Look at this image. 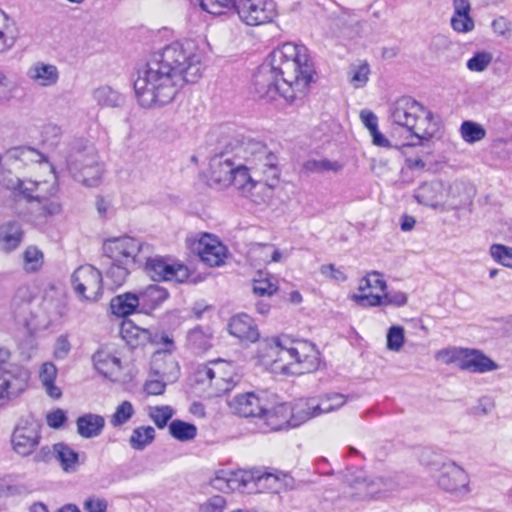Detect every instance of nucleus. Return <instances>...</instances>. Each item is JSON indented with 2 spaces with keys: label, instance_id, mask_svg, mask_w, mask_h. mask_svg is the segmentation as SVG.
Instances as JSON below:
<instances>
[{
  "label": "nucleus",
  "instance_id": "1",
  "mask_svg": "<svg viewBox=\"0 0 512 512\" xmlns=\"http://www.w3.org/2000/svg\"><path fill=\"white\" fill-rule=\"evenodd\" d=\"M203 71V53L194 41L173 42L138 72L134 81L137 100L144 108L167 105L186 83L197 82Z\"/></svg>",
  "mask_w": 512,
  "mask_h": 512
},
{
  "label": "nucleus",
  "instance_id": "2",
  "mask_svg": "<svg viewBox=\"0 0 512 512\" xmlns=\"http://www.w3.org/2000/svg\"><path fill=\"white\" fill-rule=\"evenodd\" d=\"M313 73L307 48L287 42L275 48L259 67L253 81L255 92L267 100L280 95L294 102L307 94Z\"/></svg>",
  "mask_w": 512,
  "mask_h": 512
},
{
  "label": "nucleus",
  "instance_id": "3",
  "mask_svg": "<svg viewBox=\"0 0 512 512\" xmlns=\"http://www.w3.org/2000/svg\"><path fill=\"white\" fill-rule=\"evenodd\" d=\"M388 121L394 130L405 129L419 142L431 140L439 129L433 112L409 96H402L389 105Z\"/></svg>",
  "mask_w": 512,
  "mask_h": 512
},
{
  "label": "nucleus",
  "instance_id": "4",
  "mask_svg": "<svg viewBox=\"0 0 512 512\" xmlns=\"http://www.w3.org/2000/svg\"><path fill=\"white\" fill-rule=\"evenodd\" d=\"M295 342L286 337L266 340L260 345L259 358L273 373L291 375L289 366L293 364L295 355L306 349L303 345H300L303 349H295Z\"/></svg>",
  "mask_w": 512,
  "mask_h": 512
},
{
  "label": "nucleus",
  "instance_id": "5",
  "mask_svg": "<svg viewBox=\"0 0 512 512\" xmlns=\"http://www.w3.org/2000/svg\"><path fill=\"white\" fill-rule=\"evenodd\" d=\"M103 253L111 261L123 264L142 265L143 254H147L150 245L127 235L106 239L103 242Z\"/></svg>",
  "mask_w": 512,
  "mask_h": 512
},
{
  "label": "nucleus",
  "instance_id": "6",
  "mask_svg": "<svg viewBox=\"0 0 512 512\" xmlns=\"http://www.w3.org/2000/svg\"><path fill=\"white\" fill-rule=\"evenodd\" d=\"M67 167L73 177L86 186H96L101 179L102 168L92 146L71 153L67 160Z\"/></svg>",
  "mask_w": 512,
  "mask_h": 512
},
{
  "label": "nucleus",
  "instance_id": "7",
  "mask_svg": "<svg viewBox=\"0 0 512 512\" xmlns=\"http://www.w3.org/2000/svg\"><path fill=\"white\" fill-rule=\"evenodd\" d=\"M153 248L147 254H143L144 270L154 281H176L183 282L189 277V270L179 263H170L167 259L155 255Z\"/></svg>",
  "mask_w": 512,
  "mask_h": 512
},
{
  "label": "nucleus",
  "instance_id": "8",
  "mask_svg": "<svg viewBox=\"0 0 512 512\" xmlns=\"http://www.w3.org/2000/svg\"><path fill=\"white\" fill-rule=\"evenodd\" d=\"M234 9L240 20L248 26L269 23L276 16L273 0H234Z\"/></svg>",
  "mask_w": 512,
  "mask_h": 512
},
{
  "label": "nucleus",
  "instance_id": "9",
  "mask_svg": "<svg viewBox=\"0 0 512 512\" xmlns=\"http://www.w3.org/2000/svg\"><path fill=\"white\" fill-rule=\"evenodd\" d=\"M235 190L241 197L258 207L268 206L274 195L272 185L264 183L260 179H255L250 174L249 168L245 172H240L236 177Z\"/></svg>",
  "mask_w": 512,
  "mask_h": 512
},
{
  "label": "nucleus",
  "instance_id": "10",
  "mask_svg": "<svg viewBox=\"0 0 512 512\" xmlns=\"http://www.w3.org/2000/svg\"><path fill=\"white\" fill-rule=\"evenodd\" d=\"M247 168L232 160L227 153L215 156L210 162L209 184L216 189H225L231 185L236 189V177Z\"/></svg>",
  "mask_w": 512,
  "mask_h": 512
},
{
  "label": "nucleus",
  "instance_id": "11",
  "mask_svg": "<svg viewBox=\"0 0 512 512\" xmlns=\"http://www.w3.org/2000/svg\"><path fill=\"white\" fill-rule=\"evenodd\" d=\"M71 282L75 293L85 300L97 301L102 295V274L92 265L78 267L72 274Z\"/></svg>",
  "mask_w": 512,
  "mask_h": 512
},
{
  "label": "nucleus",
  "instance_id": "12",
  "mask_svg": "<svg viewBox=\"0 0 512 512\" xmlns=\"http://www.w3.org/2000/svg\"><path fill=\"white\" fill-rule=\"evenodd\" d=\"M41 440L40 426L32 419H21L11 435L13 451L21 457L33 454Z\"/></svg>",
  "mask_w": 512,
  "mask_h": 512
},
{
  "label": "nucleus",
  "instance_id": "13",
  "mask_svg": "<svg viewBox=\"0 0 512 512\" xmlns=\"http://www.w3.org/2000/svg\"><path fill=\"white\" fill-rule=\"evenodd\" d=\"M345 482L355 489V493H351L350 496L357 498L373 497L387 492L393 487L391 480L382 477H367L363 471L346 474Z\"/></svg>",
  "mask_w": 512,
  "mask_h": 512
},
{
  "label": "nucleus",
  "instance_id": "14",
  "mask_svg": "<svg viewBox=\"0 0 512 512\" xmlns=\"http://www.w3.org/2000/svg\"><path fill=\"white\" fill-rule=\"evenodd\" d=\"M437 482L443 490L450 493L466 494L469 492V477L464 469L454 462L442 464Z\"/></svg>",
  "mask_w": 512,
  "mask_h": 512
},
{
  "label": "nucleus",
  "instance_id": "15",
  "mask_svg": "<svg viewBox=\"0 0 512 512\" xmlns=\"http://www.w3.org/2000/svg\"><path fill=\"white\" fill-rule=\"evenodd\" d=\"M238 150L246 154V161L252 165L249 170L252 169L256 175L266 167L278 162L277 156L261 142L248 141L240 146Z\"/></svg>",
  "mask_w": 512,
  "mask_h": 512
},
{
  "label": "nucleus",
  "instance_id": "16",
  "mask_svg": "<svg viewBox=\"0 0 512 512\" xmlns=\"http://www.w3.org/2000/svg\"><path fill=\"white\" fill-rule=\"evenodd\" d=\"M28 380L26 370L0 374V407L18 397L26 389Z\"/></svg>",
  "mask_w": 512,
  "mask_h": 512
},
{
  "label": "nucleus",
  "instance_id": "17",
  "mask_svg": "<svg viewBox=\"0 0 512 512\" xmlns=\"http://www.w3.org/2000/svg\"><path fill=\"white\" fill-rule=\"evenodd\" d=\"M300 345L306 346L303 353L295 355L293 364L289 366L291 375H302L311 373L318 369L320 365L319 351L316 347L306 341H296L294 343L295 349H302Z\"/></svg>",
  "mask_w": 512,
  "mask_h": 512
},
{
  "label": "nucleus",
  "instance_id": "18",
  "mask_svg": "<svg viewBox=\"0 0 512 512\" xmlns=\"http://www.w3.org/2000/svg\"><path fill=\"white\" fill-rule=\"evenodd\" d=\"M231 410L242 417H258L266 411V401L249 392L235 396L230 402Z\"/></svg>",
  "mask_w": 512,
  "mask_h": 512
},
{
  "label": "nucleus",
  "instance_id": "19",
  "mask_svg": "<svg viewBox=\"0 0 512 512\" xmlns=\"http://www.w3.org/2000/svg\"><path fill=\"white\" fill-rule=\"evenodd\" d=\"M213 365L214 371H218L214 373V394L219 396L231 391L240 381L234 365L222 359L213 360Z\"/></svg>",
  "mask_w": 512,
  "mask_h": 512
},
{
  "label": "nucleus",
  "instance_id": "20",
  "mask_svg": "<svg viewBox=\"0 0 512 512\" xmlns=\"http://www.w3.org/2000/svg\"><path fill=\"white\" fill-rule=\"evenodd\" d=\"M27 77L39 87H52L58 83L60 73L56 65L37 61L28 68Z\"/></svg>",
  "mask_w": 512,
  "mask_h": 512
},
{
  "label": "nucleus",
  "instance_id": "21",
  "mask_svg": "<svg viewBox=\"0 0 512 512\" xmlns=\"http://www.w3.org/2000/svg\"><path fill=\"white\" fill-rule=\"evenodd\" d=\"M199 256L209 266H220L226 257V247L215 237L205 235L199 241Z\"/></svg>",
  "mask_w": 512,
  "mask_h": 512
},
{
  "label": "nucleus",
  "instance_id": "22",
  "mask_svg": "<svg viewBox=\"0 0 512 512\" xmlns=\"http://www.w3.org/2000/svg\"><path fill=\"white\" fill-rule=\"evenodd\" d=\"M229 332L241 341L256 342L259 339V331L254 320L247 314H238L229 322Z\"/></svg>",
  "mask_w": 512,
  "mask_h": 512
},
{
  "label": "nucleus",
  "instance_id": "23",
  "mask_svg": "<svg viewBox=\"0 0 512 512\" xmlns=\"http://www.w3.org/2000/svg\"><path fill=\"white\" fill-rule=\"evenodd\" d=\"M168 292L165 288L151 284L136 293L139 302V312L149 314L159 307L167 298Z\"/></svg>",
  "mask_w": 512,
  "mask_h": 512
},
{
  "label": "nucleus",
  "instance_id": "24",
  "mask_svg": "<svg viewBox=\"0 0 512 512\" xmlns=\"http://www.w3.org/2000/svg\"><path fill=\"white\" fill-rule=\"evenodd\" d=\"M24 231L22 225L14 220L0 225V249L6 253L16 250L22 243Z\"/></svg>",
  "mask_w": 512,
  "mask_h": 512
},
{
  "label": "nucleus",
  "instance_id": "25",
  "mask_svg": "<svg viewBox=\"0 0 512 512\" xmlns=\"http://www.w3.org/2000/svg\"><path fill=\"white\" fill-rule=\"evenodd\" d=\"M498 369V364L477 349H465L461 370L473 373H485Z\"/></svg>",
  "mask_w": 512,
  "mask_h": 512
},
{
  "label": "nucleus",
  "instance_id": "26",
  "mask_svg": "<svg viewBox=\"0 0 512 512\" xmlns=\"http://www.w3.org/2000/svg\"><path fill=\"white\" fill-rule=\"evenodd\" d=\"M454 13L451 26L458 33H467L474 29V20L470 16L471 5L469 0H453Z\"/></svg>",
  "mask_w": 512,
  "mask_h": 512
},
{
  "label": "nucleus",
  "instance_id": "27",
  "mask_svg": "<svg viewBox=\"0 0 512 512\" xmlns=\"http://www.w3.org/2000/svg\"><path fill=\"white\" fill-rule=\"evenodd\" d=\"M443 184L439 181L423 183L414 192V198L419 204L437 208L443 199Z\"/></svg>",
  "mask_w": 512,
  "mask_h": 512
},
{
  "label": "nucleus",
  "instance_id": "28",
  "mask_svg": "<svg viewBox=\"0 0 512 512\" xmlns=\"http://www.w3.org/2000/svg\"><path fill=\"white\" fill-rule=\"evenodd\" d=\"M77 433L85 439L98 437L105 427L103 416L94 413H86L76 420Z\"/></svg>",
  "mask_w": 512,
  "mask_h": 512
},
{
  "label": "nucleus",
  "instance_id": "29",
  "mask_svg": "<svg viewBox=\"0 0 512 512\" xmlns=\"http://www.w3.org/2000/svg\"><path fill=\"white\" fill-rule=\"evenodd\" d=\"M260 419H263L264 424L269 430H281L291 425L290 408L285 404L278 405L272 409L266 407V411L263 412Z\"/></svg>",
  "mask_w": 512,
  "mask_h": 512
},
{
  "label": "nucleus",
  "instance_id": "30",
  "mask_svg": "<svg viewBox=\"0 0 512 512\" xmlns=\"http://www.w3.org/2000/svg\"><path fill=\"white\" fill-rule=\"evenodd\" d=\"M317 406V399H300L298 400L292 409H290V421L291 426H299L300 424L318 417V409H314Z\"/></svg>",
  "mask_w": 512,
  "mask_h": 512
},
{
  "label": "nucleus",
  "instance_id": "31",
  "mask_svg": "<svg viewBox=\"0 0 512 512\" xmlns=\"http://www.w3.org/2000/svg\"><path fill=\"white\" fill-rule=\"evenodd\" d=\"M317 406V399H300L298 400L292 409H290V421L291 426H299L300 424L318 417V409H314Z\"/></svg>",
  "mask_w": 512,
  "mask_h": 512
},
{
  "label": "nucleus",
  "instance_id": "32",
  "mask_svg": "<svg viewBox=\"0 0 512 512\" xmlns=\"http://www.w3.org/2000/svg\"><path fill=\"white\" fill-rule=\"evenodd\" d=\"M92 359L96 370L105 377H111L121 370L120 359L104 349L95 352Z\"/></svg>",
  "mask_w": 512,
  "mask_h": 512
},
{
  "label": "nucleus",
  "instance_id": "33",
  "mask_svg": "<svg viewBox=\"0 0 512 512\" xmlns=\"http://www.w3.org/2000/svg\"><path fill=\"white\" fill-rule=\"evenodd\" d=\"M53 454L60 462L61 468L67 473L75 472L79 467V455L65 443L53 445Z\"/></svg>",
  "mask_w": 512,
  "mask_h": 512
},
{
  "label": "nucleus",
  "instance_id": "34",
  "mask_svg": "<svg viewBox=\"0 0 512 512\" xmlns=\"http://www.w3.org/2000/svg\"><path fill=\"white\" fill-rule=\"evenodd\" d=\"M110 308L112 313L119 317L128 316L139 310L136 293L128 292L115 296L110 302Z\"/></svg>",
  "mask_w": 512,
  "mask_h": 512
},
{
  "label": "nucleus",
  "instance_id": "35",
  "mask_svg": "<svg viewBox=\"0 0 512 512\" xmlns=\"http://www.w3.org/2000/svg\"><path fill=\"white\" fill-rule=\"evenodd\" d=\"M5 157L10 161H20L24 165L29 163H41L44 155L30 146H17L6 150Z\"/></svg>",
  "mask_w": 512,
  "mask_h": 512
},
{
  "label": "nucleus",
  "instance_id": "36",
  "mask_svg": "<svg viewBox=\"0 0 512 512\" xmlns=\"http://www.w3.org/2000/svg\"><path fill=\"white\" fill-rule=\"evenodd\" d=\"M56 377V366L52 362H45L40 369L39 378L47 395L53 399H59L62 396L61 389L55 385Z\"/></svg>",
  "mask_w": 512,
  "mask_h": 512
},
{
  "label": "nucleus",
  "instance_id": "37",
  "mask_svg": "<svg viewBox=\"0 0 512 512\" xmlns=\"http://www.w3.org/2000/svg\"><path fill=\"white\" fill-rule=\"evenodd\" d=\"M28 187L30 191H28V195H25V199L28 202L38 201L42 202L53 196L57 189L55 183H50L49 181H34L32 179H27Z\"/></svg>",
  "mask_w": 512,
  "mask_h": 512
},
{
  "label": "nucleus",
  "instance_id": "38",
  "mask_svg": "<svg viewBox=\"0 0 512 512\" xmlns=\"http://www.w3.org/2000/svg\"><path fill=\"white\" fill-rule=\"evenodd\" d=\"M156 437V431L152 426H138L133 429L128 442L132 449L143 451L152 444Z\"/></svg>",
  "mask_w": 512,
  "mask_h": 512
},
{
  "label": "nucleus",
  "instance_id": "39",
  "mask_svg": "<svg viewBox=\"0 0 512 512\" xmlns=\"http://www.w3.org/2000/svg\"><path fill=\"white\" fill-rule=\"evenodd\" d=\"M212 332L209 328L195 327L187 335V345L196 352L207 351L212 346Z\"/></svg>",
  "mask_w": 512,
  "mask_h": 512
},
{
  "label": "nucleus",
  "instance_id": "40",
  "mask_svg": "<svg viewBox=\"0 0 512 512\" xmlns=\"http://www.w3.org/2000/svg\"><path fill=\"white\" fill-rule=\"evenodd\" d=\"M93 99L101 107H118L123 97L109 86H100L93 91Z\"/></svg>",
  "mask_w": 512,
  "mask_h": 512
},
{
  "label": "nucleus",
  "instance_id": "41",
  "mask_svg": "<svg viewBox=\"0 0 512 512\" xmlns=\"http://www.w3.org/2000/svg\"><path fill=\"white\" fill-rule=\"evenodd\" d=\"M347 402V396L341 393H327L317 399L319 416L340 409Z\"/></svg>",
  "mask_w": 512,
  "mask_h": 512
},
{
  "label": "nucleus",
  "instance_id": "42",
  "mask_svg": "<svg viewBox=\"0 0 512 512\" xmlns=\"http://www.w3.org/2000/svg\"><path fill=\"white\" fill-rule=\"evenodd\" d=\"M170 435L182 442L193 440L197 435V428L194 424L176 419L169 424Z\"/></svg>",
  "mask_w": 512,
  "mask_h": 512
},
{
  "label": "nucleus",
  "instance_id": "43",
  "mask_svg": "<svg viewBox=\"0 0 512 512\" xmlns=\"http://www.w3.org/2000/svg\"><path fill=\"white\" fill-rule=\"evenodd\" d=\"M131 264H123L117 261H111L110 266L105 272L106 279L111 281L112 288H117L126 281L130 274Z\"/></svg>",
  "mask_w": 512,
  "mask_h": 512
},
{
  "label": "nucleus",
  "instance_id": "44",
  "mask_svg": "<svg viewBox=\"0 0 512 512\" xmlns=\"http://www.w3.org/2000/svg\"><path fill=\"white\" fill-rule=\"evenodd\" d=\"M343 165L338 161L328 159H309L303 164V170L307 173L321 174L324 172L337 173L341 171Z\"/></svg>",
  "mask_w": 512,
  "mask_h": 512
},
{
  "label": "nucleus",
  "instance_id": "45",
  "mask_svg": "<svg viewBox=\"0 0 512 512\" xmlns=\"http://www.w3.org/2000/svg\"><path fill=\"white\" fill-rule=\"evenodd\" d=\"M370 74V67L366 61L357 64H352L348 70L349 83L355 88H363L368 80Z\"/></svg>",
  "mask_w": 512,
  "mask_h": 512
},
{
  "label": "nucleus",
  "instance_id": "46",
  "mask_svg": "<svg viewBox=\"0 0 512 512\" xmlns=\"http://www.w3.org/2000/svg\"><path fill=\"white\" fill-rule=\"evenodd\" d=\"M460 135L466 143L474 144L485 138L486 130L479 123L464 121L460 126Z\"/></svg>",
  "mask_w": 512,
  "mask_h": 512
},
{
  "label": "nucleus",
  "instance_id": "47",
  "mask_svg": "<svg viewBox=\"0 0 512 512\" xmlns=\"http://www.w3.org/2000/svg\"><path fill=\"white\" fill-rule=\"evenodd\" d=\"M120 334L128 344L134 345L145 340L148 336V331L134 325L130 320H125L121 324Z\"/></svg>",
  "mask_w": 512,
  "mask_h": 512
},
{
  "label": "nucleus",
  "instance_id": "48",
  "mask_svg": "<svg viewBox=\"0 0 512 512\" xmlns=\"http://www.w3.org/2000/svg\"><path fill=\"white\" fill-rule=\"evenodd\" d=\"M23 261L26 272H37L44 263L43 252L36 246H28L23 253Z\"/></svg>",
  "mask_w": 512,
  "mask_h": 512
},
{
  "label": "nucleus",
  "instance_id": "49",
  "mask_svg": "<svg viewBox=\"0 0 512 512\" xmlns=\"http://www.w3.org/2000/svg\"><path fill=\"white\" fill-rule=\"evenodd\" d=\"M466 348L449 347L436 352L435 358L444 364H455L462 369Z\"/></svg>",
  "mask_w": 512,
  "mask_h": 512
},
{
  "label": "nucleus",
  "instance_id": "50",
  "mask_svg": "<svg viewBox=\"0 0 512 512\" xmlns=\"http://www.w3.org/2000/svg\"><path fill=\"white\" fill-rule=\"evenodd\" d=\"M135 414L134 407L130 401L121 402L110 418V424L117 428L126 424Z\"/></svg>",
  "mask_w": 512,
  "mask_h": 512
},
{
  "label": "nucleus",
  "instance_id": "51",
  "mask_svg": "<svg viewBox=\"0 0 512 512\" xmlns=\"http://www.w3.org/2000/svg\"><path fill=\"white\" fill-rule=\"evenodd\" d=\"M386 288V281L383 279L382 274L378 271L369 272L360 280L358 286L359 291H365L366 289H374L385 292Z\"/></svg>",
  "mask_w": 512,
  "mask_h": 512
},
{
  "label": "nucleus",
  "instance_id": "52",
  "mask_svg": "<svg viewBox=\"0 0 512 512\" xmlns=\"http://www.w3.org/2000/svg\"><path fill=\"white\" fill-rule=\"evenodd\" d=\"M405 342V332L402 326H391L386 335V347L393 352H399Z\"/></svg>",
  "mask_w": 512,
  "mask_h": 512
},
{
  "label": "nucleus",
  "instance_id": "53",
  "mask_svg": "<svg viewBox=\"0 0 512 512\" xmlns=\"http://www.w3.org/2000/svg\"><path fill=\"white\" fill-rule=\"evenodd\" d=\"M173 415L174 410L167 405L152 407L149 410V417L159 429L166 427Z\"/></svg>",
  "mask_w": 512,
  "mask_h": 512
},
{
  "label": "nucleus",
  "instance_id": "54",
  "mask_svg": "<svg viewBox=\"0 0 512 512\" xmlns=\"http://www.w3.org/2000/svg\"><path fill=\"white\" fill-rule=\"evenodd\" d=\"M489 252L494 261L505 267L512 268V247L503 244H492Z\"/></svg>",
  "mask_w": 512,
  "mask_h": 512
},
{
  "label": "nucleus",
  "instance_id": "55",
  "mask_svg": "<svg viewBox=\"0 0 512 512\" xmlns=\"http://www.w3.org/2000/svg\"><path fill=\"white\" fill-rule=\"evenodd\" d=\"M1 184L7 190L12 191L15 195H20L23 198H25V195H28V191H30L27 179H20L13 175L3 177Z\"/></svg>",
  "mask_w": 512,
  "mask_h": 512
},
{
  "label": "nucleus",
  "instance_id": "56",
  "mask_svg": "<svg viewBox=\"0 0 512 512\" xmlns=\"http://www.w3.org/2000/svg\"><path fill=\"white\" fill-rule=\"evenodd\" d=\"M230 473V488H232V492L245 489L255 479L254 474L246 470L230 471Z\"/></svg>",
  "mask_w": 512,
  "mask_h": 512
},
{
  "label": "nucleus",
  "instance_id": "57",
  "mask_svg": "<svg viewBox=\"0 0 512 512\" xmlns=\"http://www.w3.org/2000/svg\"><path fill=\"white\" fill-rule=\"evenodd\" d=\"M200 6L210 14L220 15L234 8V0H201Z\"/></svg>",
  "mask_w": 512,
  "mask_h": 512
},
{
  "label": "nucleus",
  "instance_id": "58",
  "mask_svg": "<svg viewBox=\"0 0 512 512\" xmlns=\"http://www.w3.org/2000/svg\"><path fill=\"white\" fill-rule=\"evenodd\" d=\"M230 475V470H218L209 483L214 489L223 493L232 492V488H230Z\"/></svg>",
  "mask_w": 512,
  "mask_h": 512
},
{
  "label": "nucleus",
  "instance_id": "59",
  "mask_svg": "<svg viewBox=\"0 0 512 512\" xmlns=\"http://www.w3.org/2000/svg\"><path fill=\"white\" fill-rule=\"evenodd\" d=\"M492 61V56L488 52H478L467 61V68L473 72H483Z\"/></svg>",
  "mask_w": 512,
  "mask_h": 512
},
{
  "label": "nucleus",
  "instance_id": "60",
  "mask_svg": "<svg viewBox=\"0 0 512 512\" xmlns=\"http://www.w3.org/2000/svg\"><path fill=\"white\" fill-rule=\"evenodd\" d=\"M214 365L213 361L198 366L195 373V380L197 383L208 384L209 387L214 389Z\"/></svg>",
  "mask_w": 512,
  "mask_h": 512
},
{
  "label": "nucleus",
  "instance_id": "61",
  "mask_svg": "<svg viewBox=\"0 0 512 512\" xmlns=\"http://www.w3.org/2000/svg\"><path fill=\"white\" fill-rule=\"evenodd\" d=\"M11 20L7 14L0 9V52H4L13 46L14 41L8 39L5 31L9 29Z\"/></svg>",
  "mask_w": 512,
  "mask_h": 512
},
{
  "label": "nucleus",
  "instance_id": "62",
  "mask_svg": "<svg viewBox=\"0 0 512 512\" xmlns=\"http://www.w3.org/2000/svg\"><path fill=\"white\" fill-rule=\"evenodd\" d=\"M278 290L276 283L271 279H256L253 282V292L259 296H271Z\"/></svg>",
  "mask_w": 512,
  "mask_h": 512
},
{
  "label": "nucleus",
  "instance_id": "63",
  "mask_svg": "<svg viewBox=\"0 0 512 512\" xmlns=\"http://www.w3.org/2000/svg\"><path fill=\"white\" fill-rule=\"evenodd\" d=\"M257 174L260 175V181H264V183L272 185V188L275 189L280 178V169L278 167V163L276 162V164L266 167Z\"/></svg>",
  "mask_w": 512,
  "mask_h": 512
},
{
  "label": "nucleus",
  "instance_id": "64",
  "mask_svg": "<svg viewBox=\"0 0 512 512\" xmlns=\"http://www.w3.org/2000/svg\"><path fill=\"white\" fill-rule=\"evenodd\" d=\"M226 506V500L223 496H213L207 502L200 506V512H223Z\"/></svg>",
  "mask_w": 512,
  "mask_h": 512
}]
</instances>
